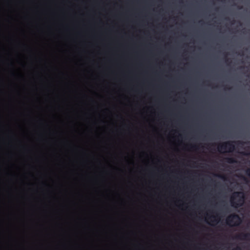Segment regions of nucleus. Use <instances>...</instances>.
I'll return each mask as SVG.
<instances>
[{
  "mask_svg": "<svg viewBox=\"0 0 250 250\" xmlns=\"http://www.w3.org/2000/svg\"><path fill=\"white\" fill-rule=\"evenodd\" d=\"M191 148H193V149H197V146H196L193 145V146H191Z\"/></svg>",
  "mask_w": 250,
  "mask_h": 250,
  "instance_id": "nucleus-7",
  "label": "nucleus"
},
{
  "mask_svg": "<svg viewBox=\"0 0 250 250\" xmlns=\"http://www.w3.org/2000/svg\"><path fill=\"white\" fill-rule=\"evenodd\" d=\"M246 174L250 177V168L247 169L246 171Z\"/></svg>",
  "mask_w": 250,
  "mask_h": 250,
  "instance_id": "nucleus-6",
  "label": "nucleus"
},
{
  "mask_svg": "<svg viewBox=\"0 0 250 250\" xmlns=\"http://www.w3.org/2000/svg\"><path fill=\"white\" fill-rule=\"evenodd\" d=\"M233 250H241V249L239 247H237L236 249H234Z\"/></svg>",
  "mask_w": 250,
  "mask_h": 250,
  "instance_id": "nucleus-9",
  "label": "nucleus"
},
{
  "mask_svg": "<svg viewBox=\"0 0 250 250\" xmlns=\"http://www.w3.org/2000/svg\"><path fill=\"white\" fill-rule=\"evenodd\" d=\"M245 200L244 193L240 191L234 192L230 197L231 206L238 208L243 206Z\"/></svg>",
  "mask_w": 250,
  "mask_h": 250,
  "instance_id": "nucleus-1",
  "label": "nucleus"
},
{
  "mask_svg": "<svg viewBox=\"0 0 250 250\" xmlns=\"http://www.w3.org/2000/svg\"><path fill=\"white\" fill-rule=\"evenodd\" d=\"M241 218L235 213L231 214L226 219L227 225L231 226H238L241 223Z\"/></svg>",
  "mask_w": 250,
  "mask_h": 250,
  "instance_id": "nucleus-3",
  "label": "nucleus"
},
{
  "mask_svg": "<svg viewBox=\"0 0 250 250\" xmlns=\"http://www.w3.org/2000/svg\"><path fill=\"white\" fill-rule=\"evenodd\" d=\"M237 144L238 145H243L244 142L242 141L237 142H226L220 144L218 146V150L221 151L222 150L228 149L229 152H232L235 149V145L234 144Z\"/></svg>",
  "mask_w": 250,
  "mask_h": 250,
  "instance_id": "nucleus-2",
  "label": "nucleus"
},
{
  "mask_svg": "<svg viewBox=\"0 0 250 250\" xmlns=\"http://www.w3.org/2000/svg\"><path fill=\"white\" fill-rule=\"evenodd\" d=\"M237 238L240 240H250V233H242L237 236Z\"/></svg>",
  "mask_w": 250,
  "mask_h": 250,
  "instance_id": "nucleus-4",
  "label": "nucleus"
},
{
  "mask_svg": "<svg viewBox=\"0 0 250 250\" xmlns=\"http://www.w3.org/2000/svg\"><path fill=\"white\" fill-rule=\"evenodd\" d=\"M242 153H243V154L244 155H246V156H248V155H250V153H245V152H243Z\"/></svg>",
  "mask_w": 250,
  "mask_h": 250,
  "instance_id": "nucleus-8",
  "label": "nucleus"
},
{
  "mask_svg": "<svg viewBox=\"0 0 250 250\" xmlns=\"http://www.w3.org/2000/svg\"><path fill=\"white\" fill-rule=\"evenodd\" d=\"M248 143L250 144V142H248Z\"/></svg>",
  "mask_w": 250,
  "mask_h": 250,
  "instance_id": "nucleus-10",
  "label": "nucleus"
},
{
  "mask_svg": "<svg viewBox=\"0 0 250 250\" xmlns=\"http://www.w3.org/2000/svg\"><path fill=\"white\" fill-rule=\"evenodd\" d=\"M226 161L229 164H233L236 163L235 159L232 157H227L225 158Z\"/></svg>",
  "mask_w": 250,
  "mask_h": 250,
  "instance_id": "nucleus-5",
  "label": "nucleus"
}]
</instances>
